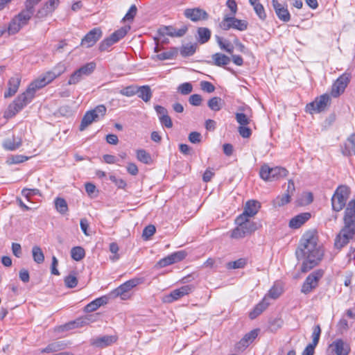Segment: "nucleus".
<instances>
[{"instance_id":"nucleus-49","label":"nucleus","mask_w":355,"mask_h":355,"mask_svg":"<svg viewBox=\"0 0 355 355\" xmlns=\"http://www.w3.org/2000/svg\"><path fill=\"white\" fill-rule=\"evenodd\" d=\"M89 323V319L87 318H80L77 320L67 324L68 329H72L76 327H81Z\"/></svg>"},{"instance_id":"nucleus-61","label":"nucleus","mask_w":355,"mask_h":355,"mask_svg":"<svg viewBox=\"0 0 355 355\" xmlns=\"http://www.w3.org/2000/svg\"><path fill=\"white\" fill-rule=\"evenodd\" d=\"M200 88L203 91L207 93H211L214 91L215 87L212 83L208 81H202L200 82Z\"/></svg>"},{"instance_id":"nucleus-24","label":"nucleus","mask_w":355,"mask_h":355,"mask_svg":"<svg viewBox=\"0 0 355 355\" xmlns=\"http://www.w3.org/2000/svg\"><path fill=\"white\" fill-rule=\"evenodd\" d=\"M272 5L278 18L287 22L291 19V15L286 7L279 3L277 0H272Z\"/></svg>"},{"instance_id":"nucleus-34","label":"nucleus","mask_w":355,"mask_h":355,"mask_svg":"<svg viewBox=\"0 0 355 355\" xmlns=\"http://www.w3.org/2000/svg\"><path fill=\"white\" fill-rule=\"evenodd\" d=\"M211 58L214 61V64L218 67L227 65L230 62V58L228 56L220 53L213 54Z\"/></svg>"},{"instance_id":"nucleus-63","label":"nucleus","mask_w":355,"mask_h":355,"mask_svg":"<svg viewBox=\"0 0 355 355\" xmlns=\"http://www.w3.org/2000/svg\"><path fill=\"white\" fill-rule=\"evenodd\" d=\"M189 140L193 144L200 143L201 141V135L198 132H191L189 135Z\"/></svg>"},{"instance_id":"nucleus-45","label":"nucleus","mask_w":355,"mask_h":355,"mask_svg":"<svg viewBox=\"0 0 355 355\" xmlns=\"http://www.w3.org/2000/svg\"><path fill=\"white\" fill-rule=\"evenodd\" d=\"M23 27L22 25L19 24V22L15 17L9 24L8 27V31L10 35H14L19 31V30Z\"/></svg>"},{"instance_id":"nucleus-38","label":"nucleus","mask_w":355,"mask_h":355,"mask_svg":"<svg viewBox=\"0 0 355 355\" xmlns=\"http://www.w3.org/2000/svg\"><path fill=\"white\" fill-rule=\"evenodd\" d=\"M32 255L34 261L37 263H42L44 261V255L40 247L35 245L32 248Z\"/></svg>"},{"instance_id":"nucleus-15","label":"nucleus","mask_w":355,"mask_h":355,"mask_svg":"<svg viewBox=\"0 0 355 355\" xmlns=\"http://www.w3.org/2000/svg\"><path fill=\"white\" fill-rule=\"evenodd\" d=\"M102 36L100 28H94L81 40V45L87 48L93 46Z\"/></svg>"},{"instance_id":"nucleus-42","label":"nucleus","mask_w":355,"mask_h":355,"mask_svg":"<svg viewBox=\"0 0 355 355\" xmlns=\"http://www.w3.org/2000/svg\"><path fill=\"white\" fill-rule=\"evenodd\" d=\"M198 34L201 44L206 43L210 39L211 32L207 28H199Z\"/></svg>"},{"instance_id":"nucleus-50","label":"nucleus","mask_w":355,"mask_h":355,"mask_svg":"<svg viewBox=\"0 0 355 355\" xmlns=\"http://www.w3.org/2000/svg\"><path fill=\"white\" fill-rule=\"evenodd\" d=\"M321 334V329L320 325H316L313 327V334H312V343L310 345L316 347Z\"/></svg>"},{"instance_id":"nucleus-64","label":"nucleus","mask_w":355,"mask_h":355,"mask_svg":"<svg viewBox=\"0 0 355 355\" xmlns=\"http://www.w3.org/2000/svg\"><path fill=\"white\" fill-rule=\"evenodd\" d=\"M12 254L17 258L21 257L22 255L21 245L17 243H12Z\"/></svg>"},{"instance_id":"nucleus-59","label":"nucleus","mask_w":355,"mask_h":355,"mask_svg":"<svg viewBox=\"0 0 355 355\" xmlns=\"http://www.w3.org/2000/svg\"><path fill=\"white\" fill-rule=\"evenodd\" d=\"M137 12V8L135 5H132L123 17V20L125 21H132L135 17Z\"/></svg>"},{"instance_id":"nucleus-55","label":"nucleus","mask_w":355,"mask_h":355,"mask_svg":"<svg viewBox=\"0 0 355 355\" xmlns=\"http://www.w3.org/2000/svg\"><path fill=\"white\" fill-rule=\"evenodd\" d=\"M253 8L260 19L264 20L266 18V14L262 4H256L253 6Z\"/></svg>"},{"instance_id":"nucleus-12","label":"nucleus","mask_w":355,"mask_h":355,"mask_svg":"<svg viewBox=\"0 0 355 355\" xmlns=\"http://www.w3.org/2000/svg\"><path fill=\"white\" fill-rule=\"evenodd\" d=\"M354 235V230L343 227L335 239V247L338 249L342 248L353 239Z\"/></svg>"},{"instance_id":"nucleus-39","label":"nucleus","mask_w":355,"mask_h":355,"mask_svg":"<svg viewBox=\"0 0 355 355\" xmlns=\"http://www.w3.org/2000/svg\"><path fill=\"white\" fill-rule=\"evenodd\" d=\"M223 101L220 97H213L207 103L208 107L213 111H219L223 106Z\"/></svg>"},{"instance_id":"nucleus-23","label":"nucleus","mask_w":355,"mask_h":355,"mask_svg":"<svg viewBox=\"0 0 355 355\" xmlns=\"http://www.w3.org/2000/svg\"><path fill=\"white\" fill-rule=\"evenodd\" d=\"M260 205L259 202L256 200H249L246 202L244 207L243 212L239 216L250 219V218L253 217L257 214Z\"/></svg>"},{"instance_id":"nucleus-22","label":"nucleus","mask_w":355,"mask_h":355,"mask_svg":"<svg viewBox=\"0 0 355 355\" xmlns=\"http://www.w3.org/2000/svg\"><path fill=\"white\" fill-rule=\"evenodd\" d=\"M184 15L193 21L207 19L208 17L207 12L199 8L186 9Z\"/></svg>"},{"instance_id":"nucleus-32","label":"nucleus","mask_w":355,"mask_h":355,"mask_svg":"<svg viewBox=\"0 0 355 355\" xmlns=\"http://www.w3.org/2000/svg\"><path fill=\"white\" fill-rule=\"evenodd\" d=\"M343 154L346 156L355 155V134L350 135L346 142L345 147L343 149Z\"/></svg>"},{"instance_id":"nucleus-56","label":"nucleus","mask_w":355,"mask_h":355,"mask_svg":"<svg viewBox=\"0 0 355 355\" xmlns=\"http://www.w3.org/2000/svg\"><path fill=\"white\" fill-rule=\"evenodd\" d=\"M282 293V288L276 285L273 286L268 292V297L272 299L278 298Z\"/></svg>"},{"instance_id":"nucleus-53","label":"nucleus","mask_w":355,"mask_h":355,"mask_svg":"<svg viewBox=\"0 0 355 355\" xmlns=\"http://www.w3.org/2000/svg\"><path fill=\"white\" fill-rule=\"evenodd\" d=\"M178 90L182 94L187 95L192 92L193 86L190 83H184L178 87Z\"/></svg>"},{"instance_id":"nucleus-48","label":"nucleus","mask_w":355,"mask_h":355,"mask_svg":"<svg viewBox=\"0 0 355 355\" xmlns=\"http://www.w3.org/2000/svg\"><path fill=\"white\" fill-rule=\"evenodd\" d=\"M271 168L267 165H263L259 171L260 177L265 181H270L271 182V175H270Z\"/></svg>"},{"instance_id":"nucleus-27","label":"nucleus","mask_w":355,"mask_h":355,"mask_svg":"<svg viewBox=\"0 0 355 355\" xmlns=\"http://www.w3.org/2000/svg\"><path fill=\"white\" fill-rule=\"evenodd\" d=\"M21 145V138L20 137H15L12 136V138H7L3 142V147L7 150H15L19 148Z\"/></svg>"},{"instance_id":"nucleus-4","label":"nucleus","mask_w":355,"mask_h":355,"mask_svg":"<svg viewBox=\"0 0 355 355\" xmlns=\"http://www.w3.org/2000/svg\"><path fill=\"white\" fill-rule=\"evenodd\" d=\"M349 197V189L345 185L339 186L331 198L332 209L335 211H340L345 206Z\"/></svg>"},{"instance_id":"nucleus-44","label":"nucleus","mask_w":355,"mask_h":355,"mask_svg":"<svg viewBox=\"0 0 355 355\" xmlns=\"http://www.w3.org/2000/svg\"><path fill=\"white\" fill-rule=\"evenodd\" d=\"M247 260L244 258H241L236 261L227 263V268L228 269L243 268L245 266Z\"/></svg>"},{"instance_id":"nucleus-19","label":"nucleus","mask_w":355,"mask_h":355,"mask_svg":"<svg viewBox=\"0 0 355 355\" xmlns=\"http://www.w3.org/2000/svg\"><path fill=\"white\" fill-rule=\"evenodd\" d=\"M186 257V253L184 251H179L160 259L157 264L160 268H164L171 264L177 263L183 260Z\"/></svg>"},{"instance_id":"nucleus-52","label":"nucleus","mask_w":355,"mask_h":355,"mask_svg":"<svg viewBox=\"0 0 355 355\" xmlns=\"http://www.w3.org/2000/svg\"><path fill=\"white\" fill-rule=\"evenodd\" d=\"M158 32L161 35H168L171 37H175V28L171 26H164L160 28Z\"/></svg>"},{"instance_id":"nucleus-6","label":"nucleus","mask_w":355,"mask_h":355,"mask_svg":"<svg viewBox=\"0 0 355 355\" xmlns=\"http://www.w3.org/2000/svg\"><path fill=\"white\" fill-rule=\"evenodd\" d=\"M142 280L140 278L130 279L114 289L112 292V295L114 297H120L122 300H126L130 297V290L140 284Z\"/></svg>"},{"instance_id":"nucleus-17","label":"nucleus","mask_w":355,"mask_h":355,"mask_svg":"<svg viewBox=\"0 0 355 355\" xmlns=\"http://www.w3.org/2000/svg\"><path fill=\"white\" fill-rule=\"evenodd\" d=\"M345 227L355 230V199L349 202L344 216Z\"/></svg>"},{"instance_id":"nucleus-14","label":"nucleus","mask_w":355,"mask_h":355,"mask_svg":"<svg viewBox=\"0 0 355 355\" xmlns=\"http://www.w3.org/2000/svg\"><path fill=\"white\" fill-rule=\"evenodd\" d=\"M349 82V75L344 73L340 76L334 83L331 88V95L334 97H338L344 91Z\"/></svg>"},{"instance_id":"nucleus-5","label":"nucleus","mask_w":355,"mask_h":355,"mask_svg":"<svg viewBox=\"0 0 355 355\" xmlns=\"http://www.w3.org/2000/svg\"><path fill=\"white\" fill-rule=\"evenodd\" d=\"M106 111L107 109L104 105H97L94 109L87 111L81 121L80 130H84L94 121H97L103 118L105 115Z\"/></svg>"},{"instance_id":"nucleus-46","label":"nucleus","mask_w":355,"mask_h":355,"mask_svg":"<svg viewBox=\"0 0 355 355\" xmlns=\"http://www.w3.org/2000/svg\"><path fill=\"white\" fill-rule=\"evenodd\" d=\"M137 87L133 85L127 86L120 91V94L128 97L132 96L138 92Z\"/></svg>"},{"instance_id":"nucleus-41","label":"nucleus","mask_w":355,"mask_h":355,"mask_svg":"<svg viewBox=\"0 0 355 355\" xmlns=\"http://www.w3.org/2000/svg\"><path fill=\"white\" fill-rule=\"evenodd\" d=\"M96 64L94 62H90L78 68L85 77L91 75L95 70Z\"/></svg>"},{"instance_id":"nucleus-1","label":"nucleus","mask_w":355,"mask_h":355,"mask_svg":"<svg viewBox=\"0 0 355 355\" xmlns=\"http://www.w3.org/2000/svg\"><path fill=\"white\" fill-rule=\"evenodd\" d=\"M295 254L298 260L303 261L301 268L302 272L311 270L320 263L323 257V251L318 244L316 232L309 231L303 234Z\"/></svg>"},{"instance_id":"nucleus-43","label":"nucleus","mask_w":355,"mask_h":355,"mask_svg":"<svg viewBox=\"0 0 355 355\" xmlns=\"http://www.w3.org/2000/svg\"><path fill=\"white\" fill-rule=\"evenodd\" d=\"M55 205L57 211L60 214H65L68 210L67 203L63 198H56L55 200Z\"/></svg>"},{"instance_id":"nucleus-36","label":"nucleus","mask_w":355,"mask_h":355,"mask_svg":"<svg viewBox=\"0 0 355 355\" xmlns=\"http://www.w3.org/2000/svg\"><path fill=\"white\" fill-rule=\"evenodd\" d=\"M85 256V252L83 248L80 246L73 247L71 250V258L76 261H79L82 260Z\"/></svg>"},{"instance_id":"nucleus-35","label":"nucleus","mask_w":355,"mask_h":355,"mask_svg":"<svg viewBox=\"0 0 355 355\" xmlns=\"http://www.w3.org/2000/svg\"><path fill=\"white\" fill-rule=\"evenodd\" d=\"M288 171L286 168L282 167L276 166L271 168V182L277 180L280 178H284L287 175Z\"/></svg>"},{"instance_id":"nucleus-33","label":"nucleus","mask_w":355,"mask_h":355,"mask_svg":"<svg viewBox=\"0 0 355 355\" xmlns=\"http://www.w3.org/2000/svg\"><path fill=\"white\" fill-rule=\"evenodd\" d=\"M138 92L137 94L138 97L141 98L144 102L147 103L150 101L153 96L152 90L148 85H143L137 87Z\"/></svg>"},{"instance_id":"nucleus-54","label":"nucleus","mask_w":355,"mask_h":355,"mask_svg":"<svg viewBox=\"0 0 355 355\" xmlns=\"http://www.w3.org/2000/svg\"><path fill=\"white\" fill-rule=\"evenodd\" d=\"M236 120L241 125H247L250 122V119L245 114L243 113H236Z\"/></svg>"},{"instance_id":"nucleus-9","label":"nucleus","mask_w":355,"mask_h":355,"mask_svg":"<svg viewBox=\"0 0 355 355\" xmlns=\"http://www.w3.org/2000/svg\"><path fill=\"white\" fill-rule=\"evenodd\" d=\"M128 30H130V27H122L117 31H114L109 37L103 40L99 46V50L101 51H105L107 50V49L116 43L121 39L124 37L127 34Z\"/></svg>"},{"instance_id":"nucleus-28","label":"nucleus","mask_w":355,"mask_h":355,"mask_svg":"<svg viewBox=\"0 0 355 355\" xmlns=\"http://www.w3.org/2000/svg\"><path fill=\"white\" fill-rule=\"evenodd\" d=\"M67 344L64 341H55L49 344L45 348L40 350L41 353L57 352L66 349Z\"/></svg>"},{"instance_id":"nucleus-2","label":"nucleus","mask_w":355,"mask_h":355,"mask_svg":"<svg viewBox=\"0 0 355 355\" xmlns=\"http://www.w3.org/2000/svg\"><path fill=\"white\" fill-rule=\"evenodd\" d=\"M55 78V75L51 71H46L40 76L38 78L29 85L26 92L19 95L17 98L9 105L5 112V116L10 118L15 116L32 101L37 89L44 87Z\"/></svg>"},{"instance_id":"nucleus-26","label":"nucleus","mask_w":355,"mask_h":355,"mask_svg":"<svg viewBox=\"0 0 355 355\" xmlns=\"http://www.w3.org/2000/svg\"><path fill=\"white\" fill-rule=\"evenodd\" d=\"M310 218V213H301L292 218L289 221L288 225L292 229H297L304 224Z\"/></svg>"},{"instance_id":"nucleus-51","label":"nucleus","mask_w":355,"mask_h":355,"mask_svg":"<svg viewBox=\"0 0 355 355\" xmlns=\"http://www.w3.org/2000/svg\"><path fill=\"white\" fill-rule=\"evenodd\" d=\"M218 44L220 49L225 51L230 54H232L234 51L233 45L228 41H223L221 38H218Z\"/></svg>"},{"instance_id":"nucleus-18","label":"nucleus","mask_w":355,"mask_h":355,"mask_svg":"<svg viewBox=\"0 0 355 355\" xmlns=\"http://www.w3.org/2000/svg\"><path fill=\"white\" fill-rule=\"evenodd\" d=\"M259 331V329H256L245 334L240 341L236 343V349L241 352L245 350L258 336Z\"/></svg>"},{"instance_id":"nucleus-30","label":"nucleus","mask_w":355,"mask_h":355,"mask_svg":"<svg viewBox=\"0 0 355 355\" xmlns=\"http://www.w3.org/2000/svg\"><path fill=\"white\" fill-rule=\"evenodd\" d=\"M270 304L268 297H265L261 302H260L254 309L249 313L250 319L253 320L259 315Z\"/></svg>"},{"instance_id":"nucleus-21","label":"nucleus","mask_w":355,"mask_h":355,"mask_svg":"<svg viewBox=\"0 0 355 355\" xmlns=\"http://www.w3.org/2000/svg\"><path fill=\"white\" fill-rule=\"evenodd\" d=\"M117 340L115 336H103L93 338L90 340V344L94 347L104 348L114 343Z\"/></svg>"},{"instance_id":"nucleus-47","label":"nucleus","mask_w":355,"mask_h":355,"mask_svg":"<svg viewBox=\"0 0 355 355\" xmlns=\"http://www.w3.org/2000/svg\"><path fill=\"white\" fill-rule=\"evenodd\" d=\"M137 158L144 164H149L151 161L150 155L143 149L137 150Z\"/></svg>"},{"instance_id":"nucleus-40","label":"nucleus","mask_w":355,"mask_h":355,"mask_svg":"<svg viewBox=\"0 0 355 355\" xmlns=\"http://www.w3.org/2000/svg\"><path fill=\"white\" fill-rule=\"evenodd\" d=\"M196 50V44H187L180 49V54L182 57H189L193 55Z\"/></svg>"},{"instance_id":"nucleus-11","label":"nucleus","mask_w":355,"mask_h":355,"mask_svg":"<svg viewBox=\"0 0 355 355\" xmlns=\"http://www.w3.org/2000/svg\"><path fill=\"white\" fill-rule=\"evenodd\" d=\"M295 191L294 182L292 180H288L286 192L282 195L277 196L272 200L273 207H279L288 204L291 201V198Z\"/></svg>"},{"instance_id":"nucleus-16","label":"nucleus","mask_w":355,"mask_h":355,"mask_svg":"<svg viewBox=\"0 0 355 355\" xmlns=\"http://www.w3.org/2000/svg\"><path fill=\"white\" fill-rule=\"evenodd\" d=\"M60 0H48L37 10L35 17L42 19L51 14L59 6Z\"/></svg>"},{"instance_id":"nucleus-57","label":"nucleus","mask_w":355,"mask_h":355,"mask_svg":"<svg viewBox=\"0 0 355 355\" xmlns=\"http://www.w3.org/2000/svg\"><path fill=\"white\" fill-rule=\"evenodd\" d=\"M155 227L153 225H149L144 228L142 236L144 239L147 240L155 234Z\"/></svg>"},{"instance_id":"nucleus-25","label":"nucleus","mask_w":355,"mask_h":355,"mask_svg":"<svg viewBox=\"0 0 355 355\" xmlns=\"http://www.w3.org/2000/svg\"><path fill=\"white\" fill-rule=\"evenodd\" d=\"M21 83V77L19 75H15L10 78L8 83V89L4 93L5 98H9L14 96L19 87Z\"/></svg>"},{"instance_id":"nucleus-7","label":"nucleus","mask_w":355,"mask_h":355,"mask_svg":"<svg viewBox=\"0 0 355 355\" xmlns=\"http://www.w3.org/2000/svg\"><path fill=\"white\" fill-rule=\"evenodd\" d=\"M248 25L247 21L239 19L234 16H225L223 21L220 23V28L225 31L234 28L243 31L248 28Z\"/></svg>"},{"instance_id":"nucleus-3","label":"nucleus","mask_w":355,"mask_h":355,"mask_svg":"<svg viewBox=\"0 0 355 355\" xmlns=\"http://www.w3.org/2000/svg\"><path fill=\"white\" fill-rule=\"evenodd\" d=\"M235 223L237 226L232 231L231 237L236 239L250 235L258 229L257 223L243 217L237 216Z\"/></svg>"},{"instance_id":"nucleus-37","label":"nucleus","mask_w":355,"mask_h":355,"mask_svg":"<svg viewBox=\"0 0 355 355\" xmlns=\"http://www.w3.org/2000/svg\"><path fill=\"white\" fill-rule=\"evenodd\" d=\"M85 78L84 75L82 73L79 69L75 70L69 76L67 84L76 85Z\"/></svg>"},{"instance_id":"nucleus-13","label":"nucleus","mask_w":355,"mask_h":355,"mask_svg":"<svg viewBox=\"0 0 355 355\" xmlns=\"http://www.w3.org/2000/svg\"><path fill=\"white\" fill-rule=\"evenodd\" d=\"M329 350L333 355H348L349 345L342 339H336L329 346Z\"/></svg>"},{"instance_id":"nucleus-31","label":"nucleus","mask_w":355,"mask_h":355,"mask_svg":"<svg viewBox=\"0 0 355 355\" xmlns=\"http://www.w3.org/2000/svg\"><path fill=\"white\" fill-rule=\"evenodd\" d=\"M107 303V297L106 296H103L96 300H93L90 303H89L85 307V312H93L98 309L101 306L106 304Z\"/></svg>"},{"instance_id":"nucleus-58","label":"nucleus","mask_w":355,"mask_h":355,"mask_svg":"<svg viewBox=\"0 0 355 355\" xmlns=\"http://www.w3.org/2000/svg\"><path fill=\"white\" fill-rule=\"evenodd\" d=\"M64 283L67 287L72 288L77 286L78 279L74 275H69L65 277Z\"/></svg>"},{"instance_id":"nucleus-20","label":"nucleus","mask_w":355,"mask_h":355,"mask_svg":"<svg viewBox=\"0 0 355 355\" xmlns=\"http://www.w3.org/2000/svg\"><path fill=\"white\" fill-rule=\"evenodd\" d=\"M195 287L193 285H185L178 289L173 290L168 296H167V302H171L177 300L187 295H189L194 290Z\"/></svg>"},{"instance_id":"nucleus-62","label":"nucleus","mask_w":355,"mask_h":355,"mask_svg":"<svg viewBox=\"0 0 355 355\" xmlns=\"http://www.w3.org/2000/svg\"><path fill=\"white\" fill-rule=\"evenodd\" d=\"M239 132L243 138H248L252 134L251 130L246 127V125H241L239 127Z\"/></svg>"},{"instance_id":"nucleus-8","label":"nucleus","mask_w":355,"mask_h":355,"mask_svg":"<svg viewBox=\"0 0 355 355\" xmlns=\"http://www.w3.org/2000/svg\"><path fill=\"white\" fill-rule=\"evenodd\" d=\"M330 102L329 94H324L316 98L314 101L308 103L306 106V111L310 114L321 112L324 111Z\"/></svg>"},{"instance_id":"nucleus-29","label":"nucleus","mask_w":355,"mask_h":355,"mask_svg":"<svg viewBox=\"0 0 355 355\" xmlns=\"http://www.w3.org/2000/svg\"><path fill=\"white\" fill-rule=\"evenodd\" d=\"M35 10H33L29 7H25V9L21 10L17 16H15V18L19 24L24 26L28 24Z\"/></svg>"},{"instance_id":"nucleus-10","label":"nucleus","mask_w":355,"mask_h":355,"mask_svg":"<svg viewBox=\"0 0 355 355\" xmlns=\"http://www.w3.org/2000/svg\"><path fill=\"white\" fill-rule=\"evenodd\" d=\"M323 275V271L318 270L311 273L304 282L301 292L304 294L311 293L318 286V281Z\"/></svg>"},{"instance_id":"nucleus-60","label":"nucleus","mask_w":355,"mask_h":355,"mask_svg":"<svg viewBox=\"0 0 355 355\" xmlns=\"http://www.w3.org/2000/svg\"><path fill=\"white\" fill-rule=\"evenodd\" d=\"M202 101L201 96L196 94L191 95L189 98V103L193 106L200 105Z\"/></svg>"}]
</instances>
